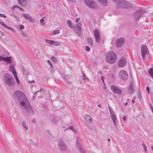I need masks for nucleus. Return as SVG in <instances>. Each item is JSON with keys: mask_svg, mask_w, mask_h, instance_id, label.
<instances>
[{"mask_svg": "<svg viewBox=\"0 0 153 153\" xmlns=\"http://www.w3.org/2000/svg\"><path fill=\"white\" fill-rule=\"evenodd\" d=\"M14 96L22 109L29 113L32 112V108L23 92L20 91H17L15 93Z\"/></svg>", "mask_w": 153, "mask_h": 153, "instance_id": "f257e3e1", "label": "nucleus"}, {"mask_svg": "<svg viewBox=\"0 0 153 153\" xmlns=\"http://www.w3.org/2000/svg\"><path fill=\"white\" fill-rule=\"evenodd\" d=\"M3 80L4 83L8 86L13 87L15 85V82L13 78L8 73L4 74Z\"/></svg>", "mask_w": 153, "mask_h": 153, "instance_id": "f03ea898", "label": "nucleus"}, {"mask_svg": "<svg viewBox=\"0 0 153 153\" xmlns=\"http://www.w3.org/2000/svg\"><path fill=\"white\" fill-rule=\"evenodd\" d=\"M106 62L110 64L115 63L117 59L116 55L113 51H111L107 53L105 55Z\"/></svg>", "mask_w": 153, "mask_h": 153, "instance_id": "7ed1b4c3", "label": "nucleus"}, {"mask_svg": "<svg viewBox=\"0 0 153 153\" xmlns=\"http://www.w3.org/2000/svg\"><path fill=\"white\" fill-rule=\"evenodd\" d=\"M113 0L117 3L116 8L117 9H120L121 7L128 9L131 7V5L130 3L123 0Z\"/></svg>", "mask_w": 153, "mask_h": 153, "instance_id": "20e7f679", "label": "nucleus"}, {"mask_svg": "<svg viewBox=\"0 0 153 153\" xmlns=\"http://www.w3.org/2000/svg\"><path fill=\"white\" fill-rule=\"evenodd\" d=\"M141 57L143 60L146 59L147 56L149 54V51L146 45H142L141 47Z\"/></svg>", "mask_w": 153, "mask_h": 153, "instance_id": "39448f33", "label": "nucleus"}, {"mask_svg": "<svg viewBox=\"0 0 153 153\" xmlns=\"http://www.w3.org/2000/svg\"><path fill=\"white\" fill-rule=\"evenodd\" d=\"M84 2L88 7L92 9H96L97 7L96 3L91 0H84Z\"/></svg>", "mask_w": 153, "mask_h": 153, "instance_id": "423d86ee", "label": "nucleus"}, {"mask_svg": "<svg viewBox=\"0 0 153 153\" xmlns=\"http://www.w3.org/2000/svg\"><path fill=\"white\" fill-rule=\"evenodd\" d=\"M145 13V11L143 10L137 11L134 13L133 18L135 20H139L140 18Z\"/></svg>", "mask_w": 153, "mask_h": 153, "instance_id": "0eeeda50", "label": "nucleus"}, {"mask_svg": "<svg viewBox=\"0 0 153 153\" xmlns=\"http://www.w3.org/2000/svg\"><path fill=\"white\" fill-rule=\"evenodd\" d=\"M120 78L123 80H126L128 79V75L127 72L125 71H121L119 73Z\"/></svg>", "mask_w": 153, "mask_h": 153, "instance_id": "6e6552de", "label": "nucleus"}, {"mask_svg": "<svg viewBox=\"0 0 153 153\" xmlns=\"http://www.w3.org/2000/svg\"><path fill=\"white\" fill-rule=\"evenodd\" d=\"M94 32L96 41L97 43H99L100 40V34L99 30L97 29L95 30Z\"/></svg>", "mask_w": 153, "mask_h": 153, "instance_id": "1a4fd4ad", "label": "nucleus"}, {"mask_svg": "<svg viewBox=\"0 0 153 153\" xmlns=\"http://www.w3.org/2000/svg\"><path fill=\"white\" fill-rule=\"evenodd\" d=\"M75 146L77 149L80 153H86L85 151L79 144L77 140L76 141Z\"/></svg>", "mask_w": 153, "mask_h": 153, "instance_id": "9d476101", "label": "nucleus"}, {"mask_svg": "<svg viewBox=\"0 0 153 153\" xmlns=\"http://www.w3.org/2000/svg\"><path fill=\"white\" fill-rule=\"evenodd\" d=\"M125 41L124 38L122 37L118 39L117 41L116 45L117 47H120L122 45Z\"/></svg>", "mask_w": 153, "mask_h": 153, "instance_id": "9b49d317", "label": "nucleus"}, {"mask_svg": "<svg viewBox=\"0 0 153 153\" xmlns=\"http://www.w3.org/2000/svg\"><path fill=\"white\" fill-rule=\"evenodd\" d=\"M111 89L112 91L114 93H117L119 95L121 94V91L114 85L111 86Z\"/></svg>", "mask_w": 153, "mask_h": 153, "instance_id": "f8f14e48", "label": "nucleus"}, {"mask_svg": "<svg viewBox=\"0 0 153 153\" xmlns=\"http://www.w3.org/2000/svg\"><path fill=\"white\" fill-rule=\"evenodd\" d=\"M58 146L60 150L65 151L66 149V147L62 141L59 140L58 141Z\"/></svg>", "mask_w": 153, "mask_h": 153, "instance_id": "ddd939ff", "label": "nucleus"}, {"mask_svg": "<svg viewBox=\"0 0 153 153\" xmlns=\"http://www.w3.org/2000/svg\"><path fill=\"white\" fill-rule=\"evenodd\" d=\"M22 15L27 20L33 23L34 22V19L28 14L22 13Z\"/></svg>", "mask_w": 153, "mask_h": 153, "instance_id": "4468645a", "label": "nucleus"}, {"mask_svg": "<svg viewBox=\"0 0 153 153\" xmlns=\"http://www.w3.org/2000/svg\"><path fill=\"white\" fill-rule=\"evenodd\" d=\"M110 115L111 119L114 123V124L115 127H116V122L117 121V118L116 116L114 114V112L113 111H111Z\"/></svg>", "mask_w": 153, "mask_h": 153, "instance_id": "2eb2a0df", "label": "nucleus"}, {"mask_svg": "<svg viewBox=\"0 0 153 153\" xmlns=\"http://www.w3.org/2000/svg\"><path fill=\"white\" fill-rule=\"evenodd\" d=\"M126 63V60L125 58H121L119 60V65L120 67H123Z\"/></svg>", "mask_w": 153, "mask_h": 153, "instance_id": "dca6fc26", "label": "nucleus"}, {"mask_svg": "<svg viewBox=\"0 0 153 153\" xmlns=\"http://www.w3.org/2000/svg\"><path fill=\"white\" fill-rule=\"evenodd\" d=\"M84 118L85 121L88 123H90L92 121V118L91 116L89 115H85L84 117Z\"/></svg>", "mask_w": 153, "mask_h": 153, "instance_id": "f3484780", "label": "nucleus"}, {"mask_svg": "<svg viewBox=\"0 0 153 153\" xmlns=\"http://www.w3.org/2000/svg\"><path fill=\"white\" fill-rule=\"evenodd\" d=\"M134 85L131 84L130 85L128 86V92L129 94H132L133 93L134 91Z\"/></svg>", "mask_w": 153, "mask_h": 153, "instance_id": "a211bd4d", "label": "nucleus"}, {"mask_svg": "<svg viewBox=\"0 0 153 153\" xmlns=\"http://www.w3.org/2000/svg\"><path fill=\"white\" fill-rule=\"evenodd\" d=\"M18 3L21 6H25L27 3V0H18Z\"/></svg>", "mask_w": 153, "mask_h": 153, "instance_id": "6ab92c4d", "label": "nucleus"}, {"mask_svg": "<svg viewBox=\"0 0 153 153\" xmlns=\"http://www.w3.org/2000/svg\"><path fill=\"white\" fill-rule=\"evenodd\" d=\"M103 6H106L107 5V0H97Z\"/></svg>", "mask_w": 153, "mask_h": 153, "instance_id": "aec40b11", "label": "nucleus"}, {"mask_svg": "<svg viewBox=\"0 0 153 153\" xmlns=\"http://www.w3.org/2000/svg\"><path fill=\"white\" fill-rule=\"evenodd\" d=\"M0 24L5 28H6L8 29L11 30L15 32V31L12 28L7 26L5 23L2 22H0Z\"/></svg>", "mask_w": 153, "mask_h": 153, "instance_id": "412c9836", "label": "nucleus"}, {"mask_svg": "<svg viewBox=\"0 0 153 153\" xmlns=\"http://www.w3.org/2000/svg\"><path fill=\"white\" fill-rule=\"evenodd\" d=\"M4 61H5L7 64H11L13 62L10 57H5Z\"/></svg>", "mask_w": 153, "mask_h": 153, "instance_id": "4be33fe9", "label": "nucleus"}, {"mask_svg": "<svg viewBox=\"0 0 153 153\" xmlns=\"http://www.w3.org/2000/svg\"><path fill=\"white\" fill-rule=\"evenodd\" d=\"M9 70L13 73V75H14L15 73H16L15 69L14 67L12 65H10L9 68Z\"/></svg>", "mask_w": 153, "mask_h": 153, "instance_id": "5701e85b", "label": "nucleus"}, {"mask_svg": "<svg viewBox=\"0 0 153 153\" xmlns=\"http://www.w3.org/2000/svg\"><path fill=\"white\" fill-rule=\"evenodd\" d=\"M149 73L151 78L153 79V67L149 68Z\"/></svg>", "mask_w": 153, "mask_h": 153, "instance_id": "b1692460", "label": "nucleus"}, {"mask_svg": "<svg viewBox=\"0 0 153 153\" xmlns=\"http://www.w3.org/2000/svg\"><path fill=\"white\" fill-rule=\"evenodd\" d=\"M82 79L85 82H88L89 80V79L86 77L84 73H83V76L82 77Z\"/></svg>", "mask_w": 153, "mask_h": 153, "instance_id": "393cba45", "label": "nucleus"}, {"mask_svg": "<svg viewBox=\"0 0 153 153\" xmlns=\"http://www.w3.org/2000/svg\"><path fill=\"white\" fill-rule=\"evenodd\" d=\"M75 30L76 33L79 35H80L81 33V28L75 27Z\"/></svg>", "mask_w": 153, "mask_h": 153, "instance_id": "a878e982", "label": "nucleus"}, {"mask_svg": "<svg viewBox=\"0 0 153 153\" xmlns=\"http://www.w3.org/2000/svg\"><path fill=\"white\" fill-rule=\"evenodd\" d=\"M22 126L24 128V129L27 130L28 129V126L27 125L25 121H23L22 122Z\"/></svg>", "mask_w": 153, "mask_h": 153, "instance_id": "bb28decb", "label": "nucleus"}, {"mask_svg": "<svg viewBox=\"0 0 153 153\" xmlns=\"http://www.w3.org/2000/svg\"><path fill=\"white\" fill-rule=\"evenodd\" d=\"M30 142L31 144L35 146H39V144L38 143H36L34 142L32 140H30Z\"/></svg>", "mask_w": 153, "mask_h": 153, "instance_id": "cd10ccee", "label": "nucleus"}, {"mask_svg": "<svg viewBox=\"0 0 153 153\" xmlns=\"http://www.w3.org/2000/svg\"><path fill=\"white\" fill-rule=\"evenodd\" d=\"M45 41L47 43H48L51 45H52L54 44V40H48V39H46L45 40Z\"/></svg>", "mask_w": 153, "mask_h": 153, "instance_id": "c85d7f7f", "label": "nucleus"}, {"mask_svg": "<svg viewBox=\"0 0 153 153\" xmlns=\"http://www.w3.org/2000/svg\"><path fill=\"white\" fill-rule=\"evenodd\" d=\"M88 42L89 45L90 46H92L93 44V41L92 39L90 38H87Z\"/></svg>", "mask_w": 153, "mask_h": 153, "instance_id": "c756f323", "label": "nucleus"}, {"mask_svg": "<svg viewBox=\"0 0 153 153\" xmlns=\"http://www.w3.org/2000/svg\"><path fill=\"white\" fill-rule=\"evenodd\" d=\"M15 74H14L13 75L14 77L16 80V81L18 84H19L20 83V81L19 80V79L18 78L17 76V74L16 73H15Z\"/></svg>", "mask_w": 153, "mask_h": 153, "instance_id": "7c9ffc66", "label": "nucleus"}, {"mask_svg": "<svg viewBox=\"0 0 153 153\" xmlns=\"http://www.w3.org/2000/svg\"><path fill=\"white\" fill-rule=\"evenodd\" d=\"M45 17H43L40 20V22L41 23V25L43 26L44 25V19Z\"/></svg>", "mask_w": 153, "mask_h": 153, "instance_id": "2f4dec72", "label": "nucleus"}, {"mask_svg": "<svg viewBox=\"0 0 153 153\" xmlns=\"http://www.w3.org/2000/svg\"><path fill=\"white\" fill-rule=\"evenodd\" d=\"M67 24L69 27L71 28L72 27V24L70 20H68L67 21Z\"/></svg>", "mask_w": 153, "mask_h": 153, "instance_id": "473e14b6", "label": "nucleus"}, {"mask_svg": "<svg viewBox=\"0 0 153 153\" xmlns=\"http://www.w3.org/2000/svg\"><path fill=\"white\" fill-rule=\"evenodd\" d=\"M60 33V31L59 30H55L53 31V33L52 34V35H54L57 34L59 33Z\"/></svg>", "mask_w": 153, "mask_h": 153, "instance_id": "72a5a7b5", "label": "nucleus"}, {"mask_svg": "<svg viewBox=\"0 0 153 153\" xmlns=\"http://www.w3.org/2000/svg\"><path fill=\"white\" fill-rule=\"evenodd\" d=\"M68 129H71L73 131L74 133H76V130L75 129L73 128V127L72 126H71L69 128H68Z\"/></svg>", "mask_w": 153, "mask_h": 153, "instance_id": "f704fd0d", "label": "nucleus"}, {"mask_svg": "<svg viewBox=\"0 0 153 153\" xmlns=\"http://www.w3.org/2000/svg\"><path fill=\"white\" fill-rule=\"evenodd\" d=\"M81 23H79L77 24L76 26L75 27H77V28H81Z\"/></svg>", "mask_w": 153, "mask_h": 153, "instance_id": "c9c22d12", "label": "nucleus"}, {"mask_svg": "<svg viewBox=\"0 0 153 153\" xmlns=\"http://www.w3.org/2000/svg\"><path fill=\"white\" fill-rule=\"evenodd\" d=\"M51 60L54 62H57L56 59L54 57L52 56L51 58Z\"/></svg>", "mask_w": 153, "mask_h": 153, "instance_id": "e433bc0d", "label": "nucleus"}, {"mask_svg": "<svg viewBox=\"0 0 153 153\" xmlns=\"http://www.w3.org/2000/svg\"><path fill=\"white\" fill-rule=\"evenodd\" d=\"M54 44L56 46H59L60 45L59 43L58 42H57V41L55 42L54 41Z\"/></svg>", "mask_w": 153, "mask_h": 153, "instance_id": "4c0bfd02", "label": "nucleus"}, {"mask_svg": "<svg viewBox=\"0 0 153 153\" xmlns=\"http://www.w3.org/2000/svg\"><path fill=\"white\" fill-rule=\"evenodd\" d=\"M47 62L49 64L51 67H52V68L53 67V65H52V64L51 62H50V61L49 60H47Z\"/></svg>", "mask_w": 153, "mask_h": 153, "instance_id": "58836bf2", "label": "nucleus"}, {"mask_svg": "<svg viewBox=\"0 0 153 153\" xmlns=\"http://www.w3.org/2000/svg\"><path fill=\"white\" fill-rule=\"evenodd\" d=\"M15 7H17V8H19L20 10H22V8H21L20 7H19L18 6H16V5H14L12 7V9H14Z\"/></svg>", "mask_w": 153, "mask_h": 153, "instance_id": "ea45409f", "label": "nucleus"}, {"mask_svg": "<svg viewBox=\"0 0 153 153\" xmlns=\"http://www.w3.org/2000/svg\"><path fill=\"white\" fill-rule=\"evenodd\" d=\"M50 69H50L51 73V74H53L54 71V69H53V66L52 68L51 67Z\"/></svg>", "mask_w": 153, "mask_h": 153, "instance_id": "a19ab883", "label": "nucleus"}, {"mask_svg": "<svg viewBox=\"0 0 153 153\" xmlns=\"http://www.w3.org/2000/svg\"><path fill=\"white\" fill-rule=\"evenodd\" d=\"M20 29L21 30L24 29L25 27L24 26L22 25H21L19 27Z\"/></svg>", "mask_w": 153, "mask_h": 153, "instance_id": "79ce46f5", "label": "nucleus"}, {"mask_svg": "<svg viewBox=\"0 0 153 153\" xmlns=\"http://www.w3.org/2000/svg\"><path fill=\"white\" fill-rule=\"evenodd\" d=\"M85 49L87 51H89L90 50V48L88 46H87L86 47Z\"/></svg>", "mask_w": 153, "mask_h": 153, "instance_id": "37998d69", "label": "nucleus"}, {"mask_svg": "<svg viewBox=\"0 0 153 153\" xmlns=\"http://www.w3.org/2000/svg\"><path fill=\"white\" fill-rule=\"evenodd\" d=\"M0 16L3 18H6V16L4 14H1L0 13Z\"/></svg>", "mask_w": 153, "mask_h": 153, "instance_id": "c03bdc74", "label": "nucleus"}, {"mask_svg": "<svg viewBox=\"0 0 153 153\" xmlns=\"http://www.w3.org/2000/svg\"><path fill=\"white\" fill-rule=\"evenodd\" d=\"M5 60V57H3L1 56H0V61H4Z\"/></svg>", "mask_w": 153, "mask_h": 153, "instance_id": "a18cd8bd", "label": "nucleus"}, {"mask_svg": "<svg viewBox=\"0 0 153 153\" xmlns=\"http://www.w3.org/2000/svg\"><path fill=\"white\" fill-rule=\"evenodd\" d=\"M3 35V33L0 30V37H1Z\"/></svg>", "mask_w": 153, "mask_h": 153, "instance_id": "49530a36", "label": "nucleus"}, {"mask_svg": "<svg viewBox=\"0 0 153 153\" xmlns=\"http://www.w3.org/2000/svg\"><path fill=\"white\" fill-rule=\"evenodd\" d=\"M22 35H23V36H24V37H27V35H26L25 33H24V32H22Z\"/></svg>", "mask_w": 153, "mask_h": 153, "instance_id": "de8ad7c7", "label": "nucleus"}, {"mask_svg": "<svg viewBox=\"0 0 153 153\" xmlns=\"http://www.w3.org/2000/svg\"><path fill=\"white\" fill-rule=\"evenodd\" d=\"M43 91V89L42 88H41V89L40 90H39V91H36V92L35 93V94L34 95H35V94H36L37 92H38L39 91Z\"/></svg>", "mask_w": 153, "mask_h": 153, "instance_id": "09e8293b", "label": "nucleus"}, {"mask_svg": "<svg viewBox=\"0 0 153 153\" xmlns=\"http://www.w3.org/2000/svg\"><path fill=\"white\" fill-rule=\"evenodd\" d=\"M143 147H144V150L145 151H147V149H146V146H145V145H143Z\"/></svg>", "mask_w": 153, "mask_h": 153, "instance_id": "8fccbe9b", "label": "nucleus"}, {"mask_svg": "<svg viewBox=\"0 0 153 153\" xmlns=\"http://www.w3.org/2000/svg\"><path fill=\"white\" fill-rule=\"evenodd\" d=\"M69 77V76L66 75V76H65L64 77V78H65V79H68Z\"/></svg>", "mask_w": 153, "mask_h": 153, "instance_id": "3c124183", "label": "nucleus"}, {"mask_svg": "<svg viewBox=\"0 0 153 153\" xmlns=\"http://www.w3.org/2000/svg\"><path fill=\"white\" fill-rule=\"evenodd\" d=\"M79 18H77L76 20V23H77L79 22Z\"/></svg>", "mask_w": 153, "mask_h": 153, "instance_id": "603ef678", "label": "nucleus"}, {"mask_svg": "<svg viewBox=\"0 0 153 153\" xmlns=\"http://www.w3.org/2000/svg\"><path fill=\"white\" fill-rule=\"evenodd\" d=\"M123 121H125L126 120V117L124 116L123 117Z\"/></svg>", "mask_w": 153, "mask_h": 153, "instance_id": "864d4df0", "label": "nucleus"}, {"mask_svg": "<svg viewBox=\"0 0 153 153\" xmlns=\"http://www.w3.org/2000/svg\"><path fill=\"white\" fill-rule=\"evenodd\" d=\"M146 89L147 91L148 92V93H149V87H146Z\"/></svg>", "mask_w": 153, "mask_h": 153, "instance_id": "5fc2aeb1", "label": "nucleus"}, {"mask_svg": "<svg viewBox=\"0 0 153 153\" xmlns=\"http://www.w3.org/2000/svg\"><path fill=\"white\" fill-rule=\"evenodd\" d=\"M150 107L153 113V108L152 107V105H150Z\"/></svg>", "mask_w": 153, "mask_h": 153, "instance_id": "6e6d98bb", "label": "nucleus"}, {"mask_svg": "<svg viewBox=\"0 0 153 153\" xmlns=\"http://www.w3.org/2000/svg\"><path fill=\"white\" fill-rule=\"evenodd\" d=\"M25 71V70L24 68L22 69V72L23 73H26V71Z\"/></svg>", "mask_w": 153, "mask_h": 153, "instance_id": "4d7b16f0", "label": "nucleus"}, {"mask_svg": "<svg viewBox=\"0 0 153 153\" xmlns=\"http://www.w3.org/2000/svg\"><path fill=\"white\" fill-rule=\"evenodd\" d=\"M108 108L110 111V113H111V111H113L112 110H111V108L110 106L108 107Z\"/></svg>", "mask_w": 153, "mask_h": 153, "instance_id": "13d9d810", "label": "nucleus"}, {"mask_svg": "<svg viewBox=\"0 0 153 153\" xmlns=\"http://www.w3.org/2000/svg\"><path fill=\"white\" fill-rule=\"evenodd\" d=\"M132 102L133 103L135 102V100L134 99H133L132 100Z\"/></svg>", "mask_w": 153, "mask_h": 153, "instance_id": "bf43d9fd", "label": "nucleus"}, {"mask_svg": "<svg viewBox=\"0 0 153 153\" xmlns=\"http://www.w3.org/2000/svg\"><path fill=\"white\" fill-rule=\"evenodd\" d=\"M124 105L125 106H126L127 105V103L126 102L125 103H124Z\"/></svg>", "mask_w": 153, "mask_h": 153, "instance_id": "052dcab7", "label": "nucleus"}, {"mask_svg": "<svg viewBox=\"0 0 153 153\" xmlns=\"http://www.w3.org/2000/svg\"><path fill=\"white\" fill-rule=\"evenodd\" d=\"M53 123H54L56 124L57 123V121H55V122H53Z\"/></svg>", "mask_w": 153, "mask_h": 153, "instance_id": "680f3d73", "label": "nucleus"}, {"mask_svg": "<svg viewBox=\"0 0 153 153\" xmlns=\"http://www.w3.org/2000/svg\"><path fill=\"white\" fill-rule=\"evenodd\" d=\"M34 82V81L33 80H32V81H29V82L30 83L32 82Z\"/></svg>", "mask_w": 153, "mask_h": 153, "instance_id": "e2e57ef3", "label": "nucleus"}, {"mask_svg": "<svg viewBox=\"0 0 153 153\" xmlns=\"http://www.w3.org/2000/svg\"><path fill=\"white\" fill-rule=\"evenodd\" d=\"M152 149L153 150V146H152L151 147Z\"/></svg>", "mask_w": 153, "mask_h": 153, "instance_id": "0e129e2a", "label": "nucleus"}, {"mask_svg": "<svg viewBox=\"0 0 153 153\" xmlns=\"http://www.w3.org/2000/svg\"><path fill=\"white\" fill-rule=\"evenodd\" d=\"M68 129V128H66L64 130V131H65L66 130H67Z\"/></svg>", "mask_w": 153, "mask_h": 153, "instance_id": "69168bd1", "label": "nucleus"}, {"mask_svg": "<svg viewBox=\"0 0 153 153\" xmlns=\"http://www.w3.org/2000/svg\"><path fill=\"white\" fill-rule=\"evenodd\" d=\"M101 79H102V81H104V80L103 79V77L102 76V77H101Z\"/></svg>", "mask_w": 153, "mask_h": 153, "instance_id": "338daca9", "label": "nucleus"}, {"mask_svg": "<svg viewBox=\"0 0 153 153\" xmlns=\"http://www.w3.org/2000/svg\"><path fill=\"white\" fill-rule=\"evenodd\" d=\"M108 141L109 142L110 141V139L109 138L108 139Z\"/></svg>", "mask_w": 153, "mask_h": 153, "instance_id": "774afa93", "label": "nucleus"}]
</instances>
